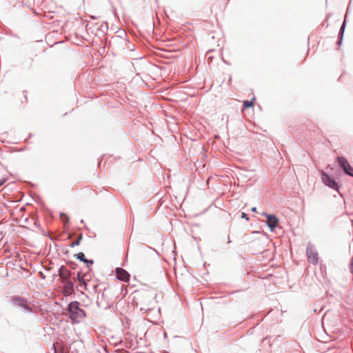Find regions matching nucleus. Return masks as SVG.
<instances>
[{"label":"nucleus","instance_id":"obj_7","mask_svg":"<svg viewBox=\"0 0 353 353\" xmlns=\"http://www.w3.org/2000/svg\"><path fill=\"white\" fill-rule=\"evenodd\" d=\"M306 254L309 262L312 264H316L318 262V254L317 253L310 248H308L306 251Z\"/></svg>","mask_w":353,"mask_h":353},{"label":"nucleus","instance_id":"obj_8","mask_svg":"<svg viewBox=\"0 0 353 353\" xmlns=\"http://www.w3.org/2000/svg\"><path fill=\"white\" fill-rule=\"evenodd\" d=\"M59 275L63 279V281L68 280L70 276V272L64 266H61L59 270Z\"/></svg>","mask_w":353,"mask_h":353},{"label":"nucleus","instance_id":"obj_5","mask_svg":"<svg viewBox=\"0 0 353 353\" xmlns=\"http://www.w3.org/2000/svg\"><path fill=\"white\" fill-rule=\"evenodd\" d=\"M117 278L123 282H128L130 280V274L121 268H117L115 270Z\"/></svg>","mask_w":353,"mask_h":353},{"label":"nucleus","instance_id":"obj_10","mask_svg":"<svg viewBox=\"0 0 353 353\" xmlns=\"http://www.w3.org/2000/svg\"><path fill=\"white\" fill-rule=\"evenodd\" d=\"M63 283H65V285H64L65 294H70L74 290L72 282L69 280H67V281H63Z\"/></svg>","mask_w":353,"mask_h":353},{"label":"nucleus","instance_id":"obj_3","mask_svg":"<svg viewBox=\"0 0 353 353\" xmlns=\"http://www.w3.org/2000/svg\"><path fill=\"white\" fill-rule=\"evenodd\" d=\"M337 161L341 168L347 174L353 176V168L350 165L345 157H338Z\"/></svg>","mask_w":353,"mask_h":353},{"label":"nucleus","instance_id":"obj_14","mask_svg":"<svg viewBox=\"0 0 353 353\" xmlns=\"http://www.w3.org/2000/svg\"><path fill=\"white\" fill-rule=\"evenodd\" d=\"M81 239H82V236H81V234H80L79 236V237H78V239L76 240V241H74L73 243H72L71 246L74 247V246H76V245H79Z\"/></svg>","mask_w":353,"mask_h":353},{"label":"nucleus","instance_id":"obj_13","mask_svg":"<svg viewBox=\"0 0 353 353\" xmlns=\"http://www.w3.org/2000/svg\"><path fill=\"white\" fill-rule=\"evenodd\" d=\"M77 279L81 285H84L85 288H86V282L84 279V276L81 275V272H79L77 274Z\"/></svg>","mask_w":353,"mask_h":353},{"label":"nucleus","instance_id":"obj_4","mask_svg":"<svg viewBox=\"0 0 353 353\" xmlns=\"http://www.w3.org/2000/svg\"><path fill=\"white\" fill-rule=\"evenodd\" d=\"M321 180L325 185H327L334 190H338L339 186L336 182L325 172H322Z\"/></svg>","mask_w":353,"mask_h":353},{"label":"nucleus","instance_id":"obj_9","mask_svg":"<svg viewBox=\"0 0 353 353\" xmlns=\"http://www.w3.org/2000/svg\"><path fill=\"white\" fill-rule=\"evenodd\" d=\"M54 353H69V350L67 346L62 345L61 343H57L54 345Z\"/></svg>","mask_w":353,"mask_h":353},{"label":"nucleus","instance_id":"obj_16","mask_svg":"<svg viewBox=\"0 0 353 353\" xmlns=\"http://www.w3.org/2000/svg\"><path fill=\"white\" fill-rule=\"evenodd\" d=\"M22 95H23V97L24 101H23L22 99H21V103L27 102V101H28V97H27L26 92L23 91V92H22Z\"/></svg>","mask_w":353,"mask_h":353},{"label":"nucleus","instance_id":"obj_18","mask_svg":"<svg viewBox=\"0 0 353 353\" xmlns=\"http://www.w3.org/2000/svg\"><path fill=\"white\" fill-rule=\"evenodd\" d=\"M6 181V179H0V187L3 185Z\"/></svg>","mask_w":353,"mask_h":353},{"label":"nucleus","instance_id":"obj_19","mask_svg":"<svg viewBox=\"0 0 353 353\" xmlns=\"http://www.w3.org/2000/svg\"><path fill=\"white\" fill-rule=\"evenodd\" d=\"M251 210L254 212H257V210H256V207H253L252 208Z\"/></svg>","mask_w":353,"mask_h":353},{"label":"nucleus","instance_id":"obj_17","mask_svg":"<svg viewBox=\"0 0 353 353\" xmlns=\"http://www.w3.org/2000/svg\"><path fill=\"white\" fill-rule=\"evenodd\" d=\"M241 218L245 219L247 221L249 220V218L248 217L247 214L245 212L241 213Z\"/></svg>","mask_w":353,"mask_h":353},{"label":"nucleus","instance_id":"obj_1","mask_svg":"<svg viewBox=\"0 0 353 353\" xmlns=\"http://www.w3.org/2000/svg\"><path fill=\"white\" fill-rule=\"evenodd\" d=\"M70 317L74 321H79L85 316V312L79 307V303L77 301L72 302L68 305Z\"/></svg>","mask_w":353,"mask_h":353},{"label":"nucleus","instance_id":"obj_12","mask_svg":"<svg viewBox=\"0 0 353 353\" xmlns=\"http://www.w3.org/2000/svg\"><path fill=\"white\" fill-rule=\"evenodd\" d=\"M77 258L85 263H90L91 264L92 263V261H88V259H85V256L83 252L78 253L77 254Z\"/></svg>","mask_w":353,"mask_h":353},{"label":"nucleus","instance_id":"obj_6","mask_svg":"<svg viewBox=\"0 0 353 353\" xmlns=\"http://www.w3.org/2000/svg\"><path fill=\"white\" fill-rule=\"evenodd\" d=\"M267 218V225L270 228L272 231H273L278 225L279 220L274 215H270L267 214H263Z\"/></svg>","mask_w":353,"mask_h":353},{"label":"nucleus","instance_id":"obj_11","mask_svg":"<svg viewBox=\"0 0 353 353\" xmlns=\"http://www.w3.org/2000/svg\"><path fill=\"white\" fill-rule=\"evenodd\" d=\"M255 97H253L251 101H243V109H246L248 108H251L254 105V101H255Z\"/></svg>","mask_w":353,"mask_h":353},{"label":"nucleus","instance_id":"obj_15","mask_svg":"<svg viewBox=\"0 0 353 353\" xmlns=\"http://www.w3.org/2000/svg\"><path fill=\"white\" fill-rule=\"evenodd\" d=\"M9 3L13 6H16L22 2V0H8Z\"/></svg>","mask_w":353,"mask_h":353},{"label":"nucleus","instance_id":"obj_2","mask_svg":"<svg viewBox=\"0 0 353 353\" xmlns=\"http://www.w3.org/2000/svg\"><path fill=\"white\" fill-rule=\"evenodd\" d=\"M12 303L20 307L23 308L28 312H32V306L24 299L19 296L12 298Z\"/></svg>","mask_w":353,"mask_h":353}]
</instances>
